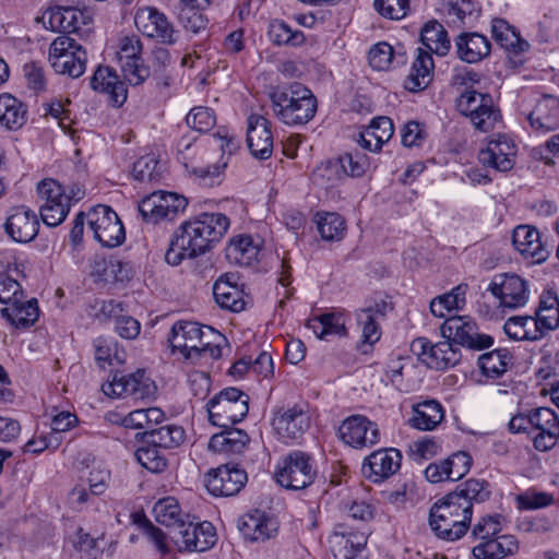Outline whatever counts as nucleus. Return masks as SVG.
<instances>
[{"mask_svg":"<svg viewBox=\"0 0 559 559\" xmlns=\"http://www.w3.org/2000/svg\"><path fill=\"white\" fill-rule=\"evenodd\" d=\"M229 218L223 213H201L179 225L173 235L165 260L173 266L185 259L204 254L222 240L229 228Z\"/></svg>","mask_w":559,"mask_h":559,"instance_id":"f257e3e1","label":"nucleus"},{"mask_svg":"<svg viewBox=\"0 0 559 559\" xmlns=\"http://www.w3.org/2000/svg\"><path fill=\"white\" fill-rule=\"evenodd\" d=\"M168 342L173 353L179 352L186 360L195 362L205 356L218 359L226 337L209 325L191 321H177L170 330Z\"/></svg>","mask_w":559,"mask_h":559,"instance_id":"f03ea898","label":"nucleus"},{"mask_svg":"<svg viewBox=\"0 0 559 559\" xmlns=\"http://www.w3.org/2000/svg\"><path fill=\"white\" fill-rule=\"evenodd\" d=\"M275 117L287 126L308 123L317 112V99L312 92L300 83L275 88L270 93Z\"/></svg>","mask_w":559,"mask_h":559,"instance_id":"7ed1b4c3","label":"nucleus"},{"mask_svg":"<svg viewBox=\"0 0 559 559\" xmlns=\"http://www.w3.org/2000/svg\"><path fill=\"white\" fill-rule=\"evenodd\" d=\"M490 495L491 490L488 481L471 478L437 500L432 507L449 514L453 520L464 522L469 526L474 504L487 501Z\"/></svg>","mask_w":559,"mask_h":559,"instance_id":"20e7f679","label":"nucleus"},{"mask_svg":"<svg viewBox=\"0 0 559 559\" xmlns=\"http://www.w3.org/2000/svg\"><path fill=\"white\" fill-rule=\"evenodd\" d=\"M249 395L237 388L222 390L206 403L210 423L221 428L240 423L249 412Z\"/></svg>","mask_w":559,"mask_h":559,"instance_id":"39448f33","label":"nucleus"},{"mask_svg":"<svg viewBox=\"0 0 559 559\" xmlns=\"http://www.w3.org/2000/svg\"><path fill=\"white\" fill-rule=\"evenodd\" d=\"M456 109L469 119L473 127L481 132L491 131L501 120L500 109L489 93L465 90L456 99Z\"/></svg>","mask_w":559,"mask_h":559,"instance_id":"423d86ee","label":"nucleus"},{"mask_svg":"<svg viewBox=\"0 0 559 559\" xmlns=\"http://www.w3.org/2000/svg\"><path fill=\"white\" fill-rule=\"evenodd\" d=\"M49 61L57 73L80 78L86 69V51L70 36H58L50 44Z\"/></svg>","mask_w":559,"mask_h":559,"instance_id":"0eeeda50","label":"nucleus"},{"mask_svg":"<svg viewBox=\"0 0 559 559\" xmlns=\"http://www.w3.org/2000/svg\"><path fill=\"white\" fill-rule=\"evenodd\" d=\"M444 338L472 350H483L493 344V338L479 332L474 319L468 316H450L440 326Z\"/></svg>","mask_w":559,"mask_h":559,"instance_id":"6e6552de","label":"nucleus"},{"mask_svg":"<svg viewBox=\"0 0 559 559\" xmlns=\"http://www.w3.org/2000/svg\"><path fill=\"white\" fill-rule=\"evenodd\" d=\"M316 476L317 469L311 456L302 451H293L286 455L275 472L277 483L292 490L310 486Z\"/></svg>","mask_w":559,"mask_h":559,"instance_id":"1a4fd4ad","label":"nucleus"},{"mask_svg":"<svg viewBox=\"0 0 559 559\" xmlns=\"http://www.w3.org/2000/svg\"><path fill=\"white\" fill-rule=\"evenodd\" d=\"M370 532L366 526L336 524L329 543L335 559H368L367 543Z\"/></svg>","mask_w":559,"mask_h":559,"instance_id":"9d476101","label":"nucleus"},{"mask_svg":"<svg viewBox=\"0 0 559 559\" xmlns=\"http://www.w3.org/2000/svg\"><path fill=\"white\" fill-rule=\"evenodd\" d=\"M88 228L103 247L114 248L126 238L123 225L117 213L108 205L98 204L86 214Z\"/></svg>","mask_w":559,"mask_h":559,"instance_id":"9b49d317","label":"nucleus"},{"mask_svg":"<svg viewBox=\"0 0 559 559\" xmlns=\"http://www.w3.org/2000/svg\"><path fill=\"white\" fill-rule=\"evenodd\" d=\"M411 352L428 368L436 370L453 368L462 359L460 348L448 338L436 344L426 337L415 338L411 343Z\"/></svg>","mask_w":559,"mask_h":559,"instance_id":"f8f14e48","label":"nucleus"},{"mask_svg":"<svg viewBox=\"0 0 559 559\" xmlns=\"http://www.w3.org/2000/svg\"><path fill=\"white\" fill-rule=\"evenodd\" d=\"M169 536L179 551L190 552L209 550L217 540L215 527L207 521L202 523L183 521L170 530Z\"/></svg>","mask_w":559,"mask_h":559,"instance_id":"ddd939ff","label":"nucleus"},{"mask_svg":"<svg viewBox=\"0 0 559 559\" xmlns=\"http://www.w3.org/2000/svg\"><path fill=\"white\" fill-rule=\"evenodd\" d=\"M271 426L284 442L297 440L310 427V417L301 404H287L272 409Z\"/></svg>","mask_w":559,"mask_h":559,"instance_id":"4468645a","label":"nucleus"},{"mask_svg":"<svg viewBox=\"0 0 559 559\" xmlns=\"http://www.w3.org/2000/svg\"><path fill=\"white\" fill-rule=\"evenodd\" d=\"M102 390L111 397L145 400L155 394L156 385L145 376L144 370H138L130 374L116 372L110 381L102 385Z\"/></svg>","mask_w":559,"mask_h":559,"instance_id":"2eb2a0df","label":"nucleus"},{"mask_svg":"<svg viewBox=\"0 0 559 559\" xmlns=\"http://www.w3.org/2000/svg\"><path fill=\"white\" fill-rule=\"evenodd\" d=\"M187 199L174 192H154L139 204V213L146 223L174 219L187 206Z\"/></svg>","mask_w":559,"mask_h":559,"instance_id":"dca6fc26","label":"nucleus"},{"mask_svg":"<svg viewBox=\"0 0 559 559\" xmlns=\"http://www.w3.org/2000/svg\"><path fill=\"white\" fill-rule=\"evenodd\" d=\"M142 43L136 35L123 36L118 44L117 56L124 78L131 85L143 83L151 75L141 57Z\"/></svg>","mask_w":559,"mask_h":559,"instance_id":"f3484780","label":"nucleus"},{"mask_svg":"<svg viewBox=\"0 0 559 559\" xmlns=\"http://www.w3.org/2000/svg\"><path fill=\"white\" fill-rule=\"evenodd\" d=\"M342 440L353 448H367L380 441L378 424L364 415H352L343 420L338 429Z\"/></svg>","mask_w":559,"mask_h":559,"instance_id":"a211bd4d","label":"nucleus"},{"mask_svg":"<svg viewBox=\"0 0 559 559\" xmlns=\"http://www.w3.org/2000/svg\"><path fill=\"white\" fill-rule=\"evenodd\" d=\"M488 290L510 309L523 307L530 296L527 282L516 274H500L490 283Z\"/></svg>","mask_w":559,"mask_h":559,"instance_id":"6ab92c4d","label":"nucleus"},{"mask_svg":"<svg viewBox=\"0 0 559 559\" xmlns=\"http://www.w3.org/2000/svg\"><path fill=\"white\" fill-rule=\"evenodd\" d=\"M248 476L245 469L225 464L211 471L205 477V486L213 496L231 497L246 485Z\"/></svg>","mask_w":559,"mask_h":559,"instance_id":"aec40b11","label":"nucleus"},{"mask_svg":"<svg viewBox=\"0 0 559 559\" xmlns=\"http://www.w3.org/2000/svg\"><path fill=\"white\" fill-rule=\"evenodd\" d=\"M534 448L546 452L551 450L559 439V417L549 407L533 409L532 435Z\"/></svg>","mask_w":559,"mask_h":559,"instance_id":"412c9836","label":"nucleus"},{"mask_svg":"<svg viewBox=\"0 0 559 559\" xmlns=\"http://www.w3.org/2000/svg\"><path fill=\"white\" fill-rule=\"evenodd\" d=\"M402 454L394 448L372 452L361 465L362 475L372 483H380L394 475L401 467Z\"/></svg>","mask_w":559,"mask_h":559,"instance_id":"4be33fe9","label":"nucleus"},{"mask_svg":"<svg viewBox=\"0 0 559 559\" xmlns=\"http://www.w3.org/2000/svg\"><path fill=\"white\" fill-rule=\"evenodd\" d=\"M5 233L16 242H29L39 231V221L34 211L25 205L15 206L3 225Z\"/></svg>","mask_w":559,"mask_h":559,"instance_id":"5701e85b","label":"nucleus"},{"mask_svg":"<svg viewBox=\"0 0 559 559\" xmlns=\"http://www.w3.org/2000/svg\"><path fill=\"white\" fill-rule=\"evenodd\" d=\"M135 24L143 35L166 45L177 41V32L167 16L157 9L148 8L135 17Z\"/></svg>","mask_w":559,"mask_h":559,"instance_id":"b1692460","label":"nucleus"},{"mask_svg":"<svg viewBox=\"0 0 559 559\" xmlns=\"http://www.w3.org/2000/svg\"><path fill=\"white\" fill-rule=\"evenodd\" d=\"M516 251L531 263L539 264L547 260L549 250L543 243L539 231L530 225H519L512 234Z\"/></svg>","mask_w":559,"mask_h":559,"instance_id":"393cba45","label":"nucleus"},{"mask_svg":"<svg viewBox=\"0 0 559 559\" xmlns=\"http://www.w3.org/2000/svg\"><path fill=\"white\" fill-rule=\"evenodd\" d=\"M91 87L94 91L107 95L110 106L119 108L128 98L126 84L119 79L116 71L108 66H99L91 79Z\"/></svg>","mask_w":559,"mask_h":559,"instance_id":"a878e982","label":"nucleus"},{"mask_svg":"<svg viewBox=\"0 0 559 559\" xmlns=\"http://www.w3.org/2000/svg\"><path fill=\"white\" fill-rule=\"evenodd\" d=\"M247 142L254 157L267 159L272 155L273 135L266 118L255 114L248 117Z\"/></svg>","mask_w":559,"mask_h":559,"instance_id":"bb28decb","label":"nucleus"},{"mask_svg":"<svg viewBox=\"0 0 559 559\" xmlns=\"http://www.w3.org/2000/svg\"><path fill=\"white\" fill-rule=\"evenodd\" d=\"M238 528L245 539L264 542L277 532V523L263 511L252 510L238 520Z\"/></svg>","mask_w":559,"mask_h":559,"instance_id":"cd10ccee","label":"nucleus"},{"mask_svg":"<svg viewBox=\"0 0 559 559\" xmlns=\"http://www.w3.org/2000/svg\"><path fill=\"white\" fill-rule=\"evenodd\" d=\"M516 154L514 143L507 136L491 140L486 150L479 153V160L485 166H490L499 171H508L514 166Z\"/></svg>","mask_w":559,"mask_h":559,"instance_id":"c85d7f7f","label":"nucleus"},{"mask_svg":"<svg viewBox=\"0 0 559 559\" xmlns=\"http://www.w3.org/2000/svg\"><path fill=\"white\" fill-rule=\"evenodd\" d=\"M531 127L537 131L548 132L559 128V98L544 95L528 114Z\"/></svg>","mask_w":559,"mask_h":559,"instance_id":"c756f323","label":"nucleus"},{"mask_svg":"<svg viewBox=\"0 0 559 559\" xmlns=\"http://www.w3.org/2000/svg\"><path fill=\"white\" fill-rule=\"evenodd\" d=\"M213 295L216 304L222 309L233 312H239L245 309L243 293L238 287L234 274L221 276L213 285Z\"/></svg>","mask_w":559,"mask_h":559,"instance_id":"7c9ffc66","label":"nucleus"},{"mask_svg":"<svg viewBox=\"0 0 559 559\" xmlns=\"http://www.w3.org/2000/svg\"><path fill=\"white\" fill-rule=\"evenodd\" d=\"M457 57L467 63H476L490 53L489 39L479 33H462L455 38Z\"/></svg>","mask_w":559,"mask_h":559,"instance_id":"2f4dec72","label":"nucleus"},{"mask_svg":"<svg viewBox=\"0 0 559 559\" xmlns=\"http://www.w3.org/2000/svg\"><path fill=\"white\" fill-rule=\"evenodd\" d=\"M389 305L385 301L376 302L373 306L356 311V319L361 326V340L364 344L373 345L381 337L379 320L384 318Z\"/></svg>","mask_w":559,"mask_h":559,"instance_id":"473e14b6","label":"nucleus"},{"mask_svg":"<svg viewBox=\"0 0 559 559\" xmlns=\"http://www.w3.org/2000/svg\"><path fill=\"white\" fill-rule=\"evenodd\" d=\"M431 53L425 48H417L416 58L404 83L409 92L423 91L432 81L435 63Z\"/></svg>","mask_w":559,"mask_h":559,"instance_id":"72a5a7b5","label":"nucleus"},{"mask_svg":"<svg viewBox=\"0 0 559 559\" xmlns=\"http://www.w3.org/2000/svg\"><path fill=\"white\" fill-rule=\"evenodd\" d=\"M519 549V543L513 535L497 536L478 543L473 547L472 554L475 559H503L508 556L514 555Z\"/></svg>","mask_w":559,"mask_h":559,"instance_id":"f704fd0d","label":"nucleus"},{"mask_svg":"<svg viewBox=\"0 0 559 559\" xmlns=\"http://www.w3.org/2000/svg\"><path fill=\"white\" fill-rule=\"evenodd\" d=\"M249 442L250 438L245 430L230 426L212 436L209 441V449L224 454H240Z\"/></svg>","mask_w":559,"mask_h":559,"instance_id":"c9c22d12","label":"nucleus"},{"mask_svg":"<svg viewBox=\"0 0 559 559\" xmlns=\"http://www.w3.org/2000/svg\"><path fill=\"white\" fill-rule=\"evenodd\" d=\"M444 417L442 405L436 400H427L413 405V415L408 419L411 427L429 431L433 430Z\"/></svg>","mask_w":559,"mask_h":559,"instance_id":"e433bc0d","label":"nucleus"},{"mask_svg":"<svg viewBox=\"0 0 559 559\" xmlns=\"http://www.w3.org/2000/svg\"><path fill=\"white\" fill-rule=\"evenodd\" d=\"M429 526L436 536L448 542L460 539L469 528L464 522L453 520L452 516L435 507L430 508Z\"/></svg>","mask_w":559,"mask_h":559,"instance_id":"4c0bfd02","label":"nucleus"},{"mask_svg":"<svg viewBox=\"0 0 559 559\" xmlns=\"http://www.w3.org/2000/svg\"><path fill=\"white\" fill-rule=\"evenodd\" d=\"M1 314L15 328H28L39 317V308L36 298L24 300L17 298L9 306L1 309Z\"/></svg>","mask_w":559,"mask_h":559,"instance_id":"58836bf2","label":"nucleus"},{"mask_svg":"<svg viewBox=\"0 0 559 559\" xmlns=\"http://www.w3.org/2000/svg\"><path fill=\"white\" fill-rule=\"evenodd\" d=\"M82 10L73 7H56L43 14V23L55 32L75 33L79 31V17Z\"/></svg>","mask_w":559,"mask_h":559,"instance_id":"ea45409f","label":"nucleus"},{"mask_svg":"<svg viewBox=\"0 0 559 559\" xmlns=\"http://www.w3.org/2000/svg\"><path fill=\"white\" fill-rule=\"evenodd\" d=\"M559 326V299L551 293L547 292L540 296L539 307L534 318V328L542 337L546 332L552 331Z\"/></svg>","mask_w":559,"mask_h":559,"instance_id":"a19ab883","label":"nucleus"},{"mask_svg":"<svg viewBox=\"0 0 559 559\" xmlns=\"http://www.w3.org/2000/svg\"><path fill=\"white\" fill-rule=\"evenodd\" d=\"M26 106L11 94L0 95V124L8 130H19L26 122Z\"/></svg>","mask_w":559,"mask_h":559,"instance_id":"79ce46f5","label":"nucleus"},{"mask_svg":"<svg viewBox=\"0 0 559 559\" xmlns=\"http://www.w3.org/2000/svg\"><path fill=\"white\" fill-rule=\"evenodd\" d=\"M259 253V245L248 235L234 238L226 249L227 259L240 266L252 265L258 260Z\"/></svg>","mask_w":559,"mask_h":559,"instance_id":"37998d69","label":"nucleus"},{"mask_svg":"<svg viewBox=\"0 0 559 559\" xmlns=\"http://www.w3.org/2000/svg\"><path fill=\"white\" fill-rule=\"evenodd\" d=\"M492 37L501 48L515 53L526 51L528 43L522 39L513 26L503 19H493L491 22Z\"/></svg>","mask_w":559,"mask_h":559,"instance_id":"c03bdc74","label":"nucleus"},{"mask_svg":"<svg viewBox=\"0 0 559 559\" xmlns=\"http://www.w3.org/2000/svg\"><path fill=\"white\" fill-rule=\"evenodd\" d=\"M421 44L426 50L438 56H445L451 48L447 29L437 21H429L420 32Z\"/></svg>","mask_w":559,"mask_h":559,"instance_id":"a18cd8bd","label":"nucleus"},{"mask_svg":"<svg viewBox=\"0 0 559 559\" xmlns=\"http://www.w3.org/2000/svg\"><path fill=\"white\" fill-rule=\"evenodd\" d=\"M513 362V356L507 348L485 353L478 357L481 373L489 379H498L504 374Z\"/></svg>","mask_w":559,"mask_h":559,"instance_id":"49530a36","label":"nucleus"},{"mask_svg":"<svg viewBox=\"0 0 559 559\" xmlns=\"http://www.w3.org/2000/svg\"><path fill=\"white\" fill-rule=\"evenodd\" d=\"M341 168L345 176L361 177L370 168L369 157L361 152L345 153L335 162H328L324 171H337Z\"/></svg>","mask_w":559,"mask_h":559,"instance_id":"de8ad7c7","label":"nucleus"},{"mask_svg":"<svg viewBox=\"0 0 559 559\" xmlns=\"http://www.w3.org/2000/svg\"><path fill=\"white\" fill-rule=\"evenodd\" d=\"M345 314L343 312H326L308 321V326L319 338L329 335L346 336Z\"/></svg>","mask_w":559,"mask_h":559,"instance_id":"09e8293b","label":"nucleus"},{"mask_svg":"<svg viewBox=\"0 0 559 559\" xmlns=\"http://www.w3.org/2000/svg\"><path fill=\"white\" fill-rule=\"evenodd\" d=\"M143 437L147 443H153L159 449H174L185 441L186 432L181 426L165 425L146 430Z\"/></svg>","mask_w":559,"mask_h":559,"instance_id":"8fccbe9b","label":"nucleus"},{"mask_svg":"<svg viewBox=\"0 0 559 559\" xmlns=\"http://www.w3.org/2000/svg\"><path fill=\"white\" fill-rule=\"evenodd\" d=\"M508 337L513 341H538L542 334L534 328V318L531 316H514L503 325Z\"/></svg>","mask_w":559,"mask_h":559,"instance_id":"3c124183","label":"nucleus"},{"mask_svg":"<svg viewBox=\"0 0 559 559\" xmlns=\"http://www.w3.org/2000/svg\"><path fill=\"white\" fill-rule=\"evenodd\" d=\"M153 512L158 523L171 530L183 522L179 503L173 497L158 500L153 508Z\"/></svg>","mask_w":559,"mask_h":559,"instance_id":"603ef678","label":"nucleus"},{"mask_svg":"<svg viewBox=\"0 0 559 559\" xmlns=\"http://www.w3.org/2000/svg\"><path fill=\"white\" fill-rule=\"evenodd\" d=\"M316 222L322 239L334 241L343 238L345 221L337 213H318Z\"/></svg>","mask_w":559,"mask_h":559,"instance_id":"864d4df0","label":"nucleus"},{"mask_svg":"<svg viewBox=\"0 0 559 559\" xmlns=\"http://www.w3.org/2000/svg\"><path fill=\"white\" fill-rule=\"evenodd\" d=\"M267 34L271 41L276 45L298 47L305 41V35L301 31L292 29L288 24L280 20L271 22Z\"/></svg>","mask_w":559,"mask_h":559,"instance_id":"5fc2aeb1","label":"nucleus"},{"mask_svg":"<svg viewBox=\"0 0 559 559\" xmlns=\"http://www.w3.org/2000/svg\"><path fill=\"white\" fill-rule=\"evenodd\" d=\"M136 461L152 473H162L167 467L165 454L153 443H147L134 452Z\"/></svg>","mask_w":559,"mask_h":559,"instance_id":"6e6d98bb","label":"nucleus"},{"mask_svg":"<svg viewBox=\"0 0 559 559\" xmlns=\"http://www.w3.org/2000/svg\"><path fill=\"white\" fill-rule=\"evenodd\" d=\"M95 347V359L99 367L105 368V365H112L114 360L117 364L124 361L126 354L123 350H119L117 343L114 340L106 337H98L94 341Z\"/></svg>","mask_w":559,"mask_h":559,"instance_id":"4d7b16f0","label":"nucleus"},{"mask_svg":"<svg viewBox=\"0 0 559 559\" xmlns=\"http://www.w3.org/2000/svg\"><path fill=\"white\" fill-rule=\"evenodd\" d=\"M501 520L499 514L481 516L472 527L471 537L478 543L489 540L501 533Z\"/></svg>","mask_w":559,"mask_h":559,"instance_id":"13d9d810","label":"nucleus"},{"mask_svg":"<svg viewBox=\"0 0 559 559\" xmlns=\"http://www.w3.org/2000/svg\"><path fill=\"white\" fill-rule=\"evenodd\" d=\"M188 127L198 132H207L216 123L214 111L209 107L198 106L192 108L186 117Z\"/></svg>","mask_w":559,"mask_h":559,"instance_id":"bf43d9fd","label":"nucleus"},{"mask_svg":"<svg viewBox=\"0 0 559 559\" xmlns=\"http://www.w3.org/2000/svg\"><path fill=\"white\" fill-rule=\"evenodd\" d=\"M555 499L551 493L528 489L516 497V503L521 510H537L549 507Z\"/></svg>","mask_w":559,"mask_h":559,"instance_id":"052dcab7","label":"nucleus"},{"mask_svg":"<svg viewBox=\"0 0 559 559\" xmlns=\"http://www.w3.org/2000/svg\"><path fill=\"white\" fill-rule=\"evenodd\" d=\"M70 211V200L44 203L40 206V217L50 227L60 225Z\"/></svg>","mask_w":559,"mask_h":559,"instance_id":"680f3d73","label":"nucleus"},{"mask_svg":"<svg viewBox=\"0 0 559 559\" xmlns=\"http://www.w3.org/2000/svg\"><path fill=\"white\" fill-rule=\"evenodd\" d=\"M411 0H374V9L385 19L401 20L409 10Z\"/></svg>","mask_w":559,"mask_h":559,"instance_id":"e2e57ef3","label":"nucleus"},{"mask_svg":"<svg viewBox=\"0 0 559 559\" xmlns=\"http://www.w3.org/2000/svg\"><path fill=\"white\" fill-rule=\"evenodd\" d=\"M473 460L467 452L459 451L444 460V465L450 474V480H459L471 469Z\"/></svg>","mask_w":559,"mask_h":559,"instance_id":"0e129e2a","label":"nucleus"},{"mask_svg":"<svg viewBox=\"0 0 559 559\" xmlns=\"http://www.w3.org/2000/svg\"><path fill=\"white\" fill-rule=\"evenodd\" d=\"M393 47L385 41H380L373 45L368 52L369 64L378 71L386 70L393 60Z\"/></svg>","mask_w":559,"mask_h":559,"instance_id":"69168bd1","label":"nucleus"},{"mask_svg":"<svg viewBox=\"0 0 559 559\" xmlns=\"http://www.w3.org/2000/svg\"><path fill=\"white\" fill-rule=\"evenodd\" d=\"M440 450V444L431 437H424L409 445V454L418 463L432 459Z\"/></svg>","mask_w":559,"mask_h":559,"instance_id":"338daca9","label":"nucleus"},{"mask_svg":"<svg viewBox=\"0 0 559 559\" xmlns=\"http://www.w3.org/2000/svg\"><path fill=\"white\" fill-rule=\"evenodd\" d=\"M23 75L26 80L27 87L34 93L44 92L47 86L45 71L41 64L31 61L23 66Z\"/></svg>","mask_w":559,"mask_h":559,"instance_id":"774afa93","label":"nucleus"}]
</instances>
